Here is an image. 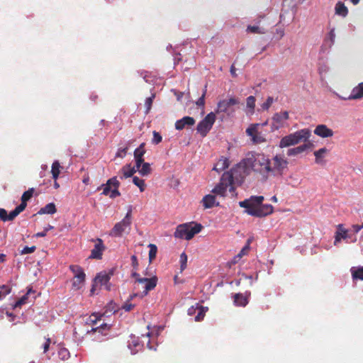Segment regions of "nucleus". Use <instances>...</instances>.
I'll return each instance as SVG.
<instances>
[{"label": "nucleus", "mask_w": 363, "mask_h": 363, "mask_svg": "<svg viewBox=\"0 0 363 363\" xmlns=\"http://www.w3.org/2000/svg\"><path fill=\"white\" fill-rule=\"evenodd\" d=\"M347 236L348 237L347 238V240H345L346 242H347V243H350V242L354 243V242H357V237H356V235L354 233L353 234L350 233L349 232V230H347Z\"/></svg>", "instance_id": "52"}, {"label": "nucleus", "mask_w": 363, "mask_h": 363, "mask_svg": "<svg viewBox=\"0 0 363 363\" xmlns=\"http://www.w3.org/2000/svg\"><path fill=\"white\" fill-rule=\"evenodd\" d=\"M50 344V339L48 338L46 342L43 344L44 352H46L48 350Z\"/></svg>", "instance_id": "61"}, {"label": "nucleus", "mask_w": 363, "mask_h": 363, "mask_svg": "<svg viewBox=\"0 0 363 363\" xmlns=\"http://www.w3.org/2000/svg\"><path fill=\"white\" fill-rule=\"evenodd\" d=\"M230 162L227 157H222L214 165L213 169L218 173L229 167Z\"/></svg>", "instance_id": "24"}, {"label": "nucleus", "mask_w": 363, "mask_h": 363, "mask_svg": "<svg viewBox=\"0 0 363 363\" xmlns=\"http://www.w3.org/2000/svg\"><path fill=\"white\" fill-rule=\"evenodd\" d=\"M145 153V143H142L138 147H137L134 151V158L135 161V166L137 169L140 167L141 164L144 162L143 156Z\"/></svg>", "instance_id": "17"}, {"label": "nucleus", "mask_w": 363, "mask_h": 363, "mask_svg": "<svg viewBox=\"0 0 363 363\" xmlns=\"http://www.w3.org/2000/svg\"><path fill=\"white\" fill-rule=\"evenodd\" d=\"M23 205H18L16 208L13 211H11L7 217V221L9 220H13L20 213H21L23 211Z\"/></svg>", "instance_id": "34"}, {"label": "nucleus", "mask_w": 363, "mask_h": 363, "mask_svg": "<svg viewBox=\"0 0 363 363\" xmlns=\"http://www.w3.org/2000/svg\"><path fill=\"white\" fill-rule=\"evenodd\" d=\"M33 191V188H31L23 194L21 196V203L20 205L23 206V209H25L27 206L26 202L32 197Z\"/></svg>", "instance_id": "30"}, {"label": "nucleus", "mask_w": 363, "mask_h": 363, "mask_svg": "<svg viewBox=\"0 0 363 363\" xmlns=\"http://www.w3.org/2000/svg\"><path fill=\"white\" fill-rule=\"evenodd\" d=\"M59 357L61 359L65 360L67 359L69 357V352L66 348H61L58 351Z\"/></svg>", "instance_id": "44"}, {"label": "nucleus", "mask_w": 363, "mask_h": 363, "mask_svg": "<svg viewBox=\"0 0 363 363\" xmlns=\"http://www.w3.org/2000/svg\"><path fill=\"white\" fill-rule=\"evenodd\" d=\"M8 213L4 208H0V219L4 222L7 221Z\"/></svg>", "instance_id": "56"}, {"label": "nucleus", "mask_w": 363, "mask_h": 363, "mask_svg": "<svg viewBox=\"0 0 363 363\" xmlns=\"http://www.w3.org/2000/svg\"><path fill=\"white\" fill-rule=\"evenodd\" d=\"M260 125L259 123L252 124L246 130V133L251 138L252 141L255 144H259L265 142V138L259 130Z\"/></svg>", "instance_id": "10"}, {"label": "nucleus", "mask_w": 363, "mask_h": 363, "mask_svg": "<svg viewBox=\"0 0 363 363\" xmlns=\"http://www.w3.org/2000/svg\"><path fill=\"white\" fill-rule=\"evenodd\" d=\"M216 121V115L213 112H211L197 125V132L204 137L211 129L213 123Z\"/></svg>", "instance_id": "5"}, {"label": "nucleus", "mask_w": 363, "mask_h": 363, "mask_svg": "<svg viewBox=\"0 0 363 363\" xmlns=\"http://www.w3.org/2000/svg\"><path fill=\"white\" fill-rule=\"evenodd\" d=\"M310 147L309 143H303L298 147L290 148L287 150V155L289 157L296 156L306 151Z\"/></svg>", "instance_id": "22"}, {"label": "nucleus", "mask_w": 363, "mask_h": 363, "mask_svg": "<svg viewBox=\"0 0 363 363\" xmlns=\"http://www.w3.org/2000/svg\"><path fill=\"white\" fill-rule=\"evenodd\" d=\"M289 118V112L286 111L279 113H275L272 118V131H275L280 128L287 126V121Z\"/></svg>", "instance_id": "6"}, {"label": "nucleus", "mask_w": 363, "mask_h": 363, "mask_svg": "<svg viewBox=\"0 0 363 363\" xmlns=\"http://www.w3.org/2000/svg\"><path fill=\"white\" fill-rule=\"evenodd\" d=\"M110 325L106 323H102L99 327L93 328L92 330L94 332L102 333V331L106 328H109Z\"/></svg>", "instance_id": "55"}, {"label": "nucleus", "mask_w": 363, "mask_h": 363, "mask_svg": "<svg viewBox=\"0 0 363 363\" xmlns=\"http://www.w3.org/2000/svg\"><path fill=\"white\" fill-rule=\"evenodd\" d=\"M31 292H34L32 289H28L27 293L23 295L21 298H20L13 305V308L21 307L22 305L25 304L27 302V299L28 298L29 294Z\"/></svg>", "instance_id": "36"}, {"label": "nucleus", "mask_w": 363, "mask_h": 363, "mask_svg": "<svg viewBox=\"0 0 363 363\" xmlns=\"http://www.w3.org/2000/svg\"><path fill=\"white\" fill-rule=\"evenodd\" d=\"M330 92L335 97L344 101L361 99L363 98V82L354 86L347 96H341L334 90H330Z\"/></svg>", "instance_id": "7"}, {"label": "nucleus", "mask_w": 363, "mask_h": 363, "mask_svg": "<svg viewBox=\"0 0 363 363\" xmlns=\"http://www.w3.org/2000/svg\"><path fill=\"white\" fill-rule=\"evenodd\" d=\"M148 247L150 248L149 251V259L150 262H152L156 257L157 247L154 244H149Z\"/></svg>", "instance_id": "40"}, {"label": "nucleus", "mask_w": 363, "mask_h": 363, "mask_svg": "<svg viewBox=\"0 0 363 363\" xmlns=\"http://www.w3.org/2000/svg\"><path fill=\"white\" fill-rule=\"evenodd\" d=\"M274 100L272 96H268L266 101H264L262 105L261 108L262 110L267 111L272 104L274 103Z\"/></svg>", "instance_id": "43"}, {"label": "nucleus", "mask_w": 363, "mask_h": 363, "mask_svg": "<svg viewBox=\"0 0 363 363\" xmlns=\"http://www.w3.org/2000/svg\"><path fill=\"white\" fill-rule=\"evenodd\" d=\"M247 32L252 33L264 34L266 30L263 28H260L258 26H248L247 28Z\"/></svg>", "instance_id": "38"}, {"label": "nucleus", "mask_w": 363, "mask_h": 363, "mask_svg": "<svg viewBox=\"0 0 363 363\" xmlns=\"http://www.w3.org/2000/svg\"><path fill=\"white\" fill-rule=\"evenodd\" d=\"M11 287L9 285H1L0 286V298L2 300L6 297V295L10 294L11 292Z\"/></svg>", "instance_id": "39"}, {"label": "nucleus", "mask_w": 363, "mask_h": 363, "mask_svg": "<svg viewBox=\"0 0 363 363\" xmlns=\"http://www.w3.org/2000/svg\"><path fill=\"white\" fill-rule=\"evenodd\" d=\"M335 14L342 17H346L348 14L347 6L341 1H338L335 6Z\"/></svg>", "instance_id": "26"}, {"label": "nucleus", "mask_w": 363, "mask_h": 363, "mask_svg": "<svg viewBox=\"0 0 363 363\" xmlns=\"http://www.w3.org/2000/svg\"><path fill=\"white\" fill-rule=\"evenodd\" d=\"M351 272L354 279L363 280V267H359L358 268L352 267L351 269Z\"/></svg>", "instance_id": "31"}, {"label": "nucleus", "mask_w": 363, "mask_h": 363, "mask_svg": "<svg viewBox=\"0 0 363 363\" xmlns=\"http://www.w3.org/2000/svg\"><path fill=\"white\" fill-rule=\"evenodd\" d=\"M155 95L153 94H152L151 96L150 97H147L146 99H145V108H146V113H147L151 109V107H152V101H153V99L155 98Z\"/></svg>", "instance_id": "45"}, {"label": "nucleus", "mask_w": 363, "mask_h": 363, "mask_svg": "<svg viewBox=\"0 0 363 363\" xmlns=\"http://www.w3.org/2000/svg\"><path fill=\"white\" fill-rule=\"evenodd\" d=\"M288 161L281 155H276L269 159L264 154H249L237 166L223 174L220 182L213 189L212 192L220 196H225L228 189L234 196L236 195L233 186L235 174L239 172L249 174L251 171L259 174L262 180L267 181L271 177H282L287 169Z\"/></svg>", "instance_id": "1"}, {"label": "nucleus", "mask_w": 363, "mask_h": 363, "mask_svg": "<svg viewBox=\"0 0 363 363\" xmlns=\"http://www.w3.org/2000/svg\"><path fill=\"white\" fill-rule=\"evenodd\" d=\"M353 233L355 235L361 230V227L358 224L352 225V226Z\"/></svg>", "instance_id": "60"}, {"label": "nucleus", "mask_w": 363, "mask_h": 363, "mask_svg": "<svg viewBox=\"0 0 363 363\" xmlns=\"http://www.w3.org/2000/svg\"><path fill=\"white\" fill-rule=\"evenodd\" d=\"M195 123L194 118L190 116H184L182 119L177 121L175 123V128L178 130L184 129L186 126H191Z\"/></svg>", "instance_id": "20"}, {"label": "nucleus", "mask_w": 363, "mask_h": 363, "mask_svg": "<svg viewBox=\"0 0 363 363\" xmlns=\"http://www.w3.org/2000/svg\"><path fill=\"white\" fill-rule=\"evenodd\" d=\"M162 138L158 132L153 131V138L152 140V143L159 144L162 141Z\"/></svg>", "instance_id": "50"}, {"label": "nucleus", "mask_w": 363, "mask_h": 363, "mask_svg": "<svg viewBox=\"0 0 363 363\" xmlns=\"http://www.w3.org/2000/svg\"><path fill=\"white\" fill-rule=\"evenodd\" d=\"M187 255L185 252H182L180 255V269L181 272L184 270L187 266Z\"/></svg>", "instance_id": "42"}, {"label": "nucleus", "mask_w": 363, "mask_h": 363, "mask_svg": "<svg viewBox=\"0 0 363 363\" xmlns=\"http://www.w3.org/2000/svg\"><path fill=\"white\" fill-rule=\"evenodd\" d=\"M137 172L136 166L131 167L130 164H125L119 172L121 179H126L132 177Z\"/></svg>", "instance_id": "19"}, {"label": "nucleus", "mask_w": 363, "mask_h": 363, "mask_svg": "<svg viewBox=\"0 0 363 363\" xmlns=\"http://www.w3.org/2000/svg\"><path fill=\"white\" fill-rule=\"evenodd\" d=\"M239 206L240 207L246 208L245 212L248 214L249 209H250V203H249V199H245L244 201L239 202Z\"/></svg>", "instance_id": "54"}, {"label": "nucleus", "mask_w": 363, "mask_h": 363, "mask_svg": "<svg viewBox=\"0 0 363 363\" xmlns=\"http://www.w3.org/2000/svg\"><path fill=\"white\" fill-rule=\"evenodd\" d=\"M111 186H108L107 184H102L101 186L98 187L97 189L99 190V189H103L102 194L105 195V196H109V194L111 191Z\"/></svg>", "instance_id": "49"}, {"label": "nucleus", "mask_w": 363, "mask_h": 363, "mask_svg": "<svg viewBox=\"0 0 363 363\" xmlns=\"http://www.w3.org/2000/svg\"><path fill=\"white\" fill-rule=\"evenodd\" d=\"M255 97L253 96H250L246 99V106L247 108L249 109L248 112L251 114L254 113L255 107Z\"/></svg>", "instance_id": "33"}, {"label": "nucleus", "mask_w": 363, "mask_h": 363, "mask_svg": "<svg viewBox=\"0 0 363 363\" xmlns=\"http://www.w3.org/2000/svg\"><path fill=\"white\" fill-rule=\"evenodd\" d=\"M313 132L315 135L323 138L332 137L334 134L332 129L323 124L317 125Z\"/></svg>", "instance_id": "18"}, {"label": "nucleus", "mask_w": 363, "mask_h": 363, "mask_svg": "<svg viewBox=\"0 0 363 363\" xmlns=\"http://www.w3.org/2000/svg\"><path fill=\"white\" fill-rule=\"evenodd\" d=\"M206 85L205 86V89L203 91V94L201 95V96H200L199 98V99L197 100L196 101V105L198 106H201V107H203L204 106V104H205V96H206Z\"/></svg>", "instance_id": "47"}, {"label": "nucleus", "mask_w": 363, "mask_h": 363, "mask_svg": "<svg viewBox=\"0 0 363 363\" xmlns=\"http://www.w3.org/2000/svg\"><path fill=\"white\" fill-rule=\"evenodd\" d=\"M35 250V246L32 247H25L23 248V250L21 251V255H26V254H30L33 252Z\"/></svg>", "instance_id": "53"}, {"label": "nucleus", "mask_w": 363, "mask_h": 363, "mask_svg": "<svg viewBox=\"0 0 363 363\" xmlns=\"http://www.w3.org/2000/svg\"><path fill=\"white\" fill-rule=\"evenodd\" d=\"M311 137V131L307 128L301 129L283 137L279 143L280 148L296 145L301 143H306Z\"/></svg>", "instance_id": "2"}, {"label": "nucleus", "mask_w": 363, "mask_h": 363, "mask_svg": "<svg viewBox=\"0 0 363 363\" xmlns=\"http://www.w3.org/2000/svg\"><path fill=\"white\" fill-rule=\"evenodd\" d=\"M134 307L135 304L130 303V300H128L123 304L121 308L123 309L125 311L128 312L130 311L133 308H134Z\"/></svg>", "instance_id": "51"}, {"label": "nucleus", "mask_w": 363, "mask_h": 363, "mask_svg": "<svg viewBox=\"0 0 363 363\" xmlns=\"http://www.w3.org/2000/svg\"><path fill=\"white\" fill-rule=\"evenodd\" d=\"M6 315L7 317L10 318V321L14 320V319L16 318L15 315H13V313H10L9 311L6 312Z\"/></svg>", "instance_id": "62"}, {"label": "nucleus", "mask_w": 363, "mask_h": 363, "mask_svg": "<svg viewBox=\"0 0 363 363\" xmlns=\"http://www.w3.org/2000/svg\"><path fill=\"white\" fill-rule=\"evenodd\" d=\"M132 277L135 278V281L142 285L144 289L143 293L146 295L149 291L153 289L156 285L157 279L156 277L152 278H140L139 274L137 272H133Z\"/></svg>", "instance_id": "9"}, {"label": "nucleus", "mask_w": 363, "mask_h": 363, "mask_svg": "<svg viewBox=\"0 0 363 363\" xmlns=\"http://www.w3.org/2000/svg\"><path fill=\"white\" fill-rule=\"evenodd\" d=\"M94 248L91 251L89 258L100 259L102 257L103 252L105 250L103 240L101 238H96Z\"/></svg>", "instance_id": "15"}, {"label": "nucleus", "mask_w": 363, "mask_h": 363, "mask_svg": "<svg viewBox=\"0 0 363 363\" xmlns=\"http://www.w3.org/2000/svg\"><path fill=\"white\" fill-rule=\"evenodd\" d=\"M69 269L74 274L73 288L79 289L85 280V273L83 269L79 265H70Z\"/></svg>", "instance_id": "8"}, {"label": "nucleus", "mask_w": 363, "mask_h": 363, "mask_svg": "<svg viewBox=\"0 0 363 363\" xmlns=\"http://www.w3.org/2000/svg\"><path fill=\"white\" fill-rule=\"evenodd\" d=\"M132 224V207L129 206L128 211L125 217L116 223L110 230L108 235L113 238H121L128 235L131 230Z\"/></svg>", "instance_id": "3"}, {"label": "nucleus", "mask_w": 363, "mask_h": 363, "mask_svg": "<svg viewBox=\"0 0 363 363\" xmlns=\"http://www.w3.org/2000/svg\"><path fill=\"white\" fill-rule=\"evenodd\" d=\"M207 311V307H203L200 306L199 303H196L195 306H192L188 309V315L191 316L196 315L195 320L200 321L203 318Z\"/></svg>", "instance_id": "14"}, {"label": "nucleus", "mask_w": 363, "mask_h": 363, "mask_svg": "<svg viewBox=\"0 0 363 363\" xmlns=\"http://www.w3.org/2000/svg\"><path fill=\"white\" fill-rule=\"evenodd\" d=\"M143 347V345L139 342L138 339L133 338L131 342L128 344V348L130 350L132 354H135Z\"/></svg>", "instance_id": "27"}, {"label": "nucleus", "mask_w": 363, "mask_h": 363, "mask_svg": "<svg viewBox=\"0 0 363 363\" xmlns=\"http://www.w3.org/2000/svg\"><path fill=\"white\" fill-rule=\"evenodd\" d=\"M336 228H337V230H336L335 233H342V232H346L348 230L347 229H346L344 227L343 224H338L337 225Z\"/></svg>", "instance_id": "58"}, {"label": "nucleus", "mask_w": 363, "mask_h": 363, "mask_svg": "<svg viewBox=\"0 0 363 363\" xmlns=\"http://www.w3.org/2000/svg\"><path fill=\"white\" fill-rule=\"evenodd\" d=\"M128 149V145L125 146V147L119 148L116 154V157L123 158L126 155Z\"/></svg>", "instance_id": "48"}, {"label": "nucleus", "mask_w": 363, "mask_h": 363, "mask_svg": "<svg viewBox=\"0 0 363 363\" xmlns=\"http://www.w3.org/2000/svg\"><path fill=\"white\" fill-rule=\"evenodd\" d=\"M250 296V292H246L245 294L238 293L235 294L234 297V303L237 306L244 307L248 303V297Z\"/></svg>", "instance_id": "21"}, {"label": "nucleus", "mask_w": 363, "mask_h": 363, "mask_svg": "<svg viewBox=\"0 0 363 363\" xmlns=\"http://www.w3.org/2000/svg\"><path fill=\"white\" fill-rule=\"evenodd\" d=\"M335 28H332V29H330V30L325 39V42L326 43L330 42L329 46L331 47L335 43Z\"/></svg>", "instance_id": "41"}, {"label": "nucleus", "mask_w": 363, "mask_h": 363, "mask_svg": "<svg viewBox=\"0 0 363 363\" xmlns=\"http://www.w3.org/2000/svg\"><path fill=\"white\" fill-rule=\"evenodd\" d=\"M106 184H108V186H111V187L113 186L114 188H118L120 185V182L118 181L116 177H113L112 178L109 179L106 182Z\"/></svg>", "instance_id": "46"}, {"label": "nucleus", "mask_w": 363, "mask_h": 363, "mask_svg": "<svg viewBox=\"0 0 363 363\" xmlns=\"http://www.w3.org/2000/svg\"><path fill=\"white\" fill-rule=\"evenodd\" d=\"M329 70V67L327 65H323L319 67V72L322 75L323 73H327Z\"/></svg>", "instance_id": "59"}, {"label": "nucleus", "mask_w": 363, "mask_h": 363, "mask_svg": "<svg viewBox=\"0 0 363 363\" xmlns=\"http://www.w3.org/2000/svg\"><path fill=\"white\" fill-rule=\"evenodd\" d=\"M60 162L57 160L54 161V162L52 164L51 173L52 175V178L55 180H56L59 177V174L60 173Z\"/></svg>", "instance_id": "32"}, {"label": "nucleus", "mask_w": 363, "mask_h": 363, "mask_svg": "<svg viewBox=\"0 0 363 363\" xmlns=\"http://www.w3.org/2000/svg\"><path fill=\"white\" fill-rule=\"evenodd\" d=\"M133 182L135 186H137L139 188L140 192L145 191V184L144 179H140L139 177L135 176L133 177Z\"/></svg>", "instance_id": "37"}, {"label": "nucleus", "mask_w": 363, "mask_h": 363, "mask_svg": "<svg viewBox=\"0 0 363 363\" xmlns=\"http://www.w3.org/2000/svg\"><path fill=\"white\" fill-rule=\"evenodd\" d=\"M202 228V225L194 222L186 223L179 225L174 233L177 238L191 240L196 234L199 233Z\"/></svg>", "instance_id": "4"}, {"label": "nucleus", "mask_w": 363, "mask_h": 363, "mask_svg": "<svg viewBox=\"0 0 363 363\" xmlns=\"http://www.w3.org/2000/svg\"><path fill=\"white\" fill-rule=\"evenodd\" d=\"M57 211L55 205L54 203H49L47 205H45L44 207L41 208L39 211L38 212V214L42 215V214H54Z\"/></svg>", "instance_id": "28"}, {"label": "nucleus", "mask_w": 363, "mask_h": 363, "mask_svg": "<svg viewBox=\"0 0 363 363\" xmlns=\"http://www.w3.org/2000/svg\"><path fill=\"white\" fill-rule=\"evenodd\" d=\"M111 276H113L112 271L109 272H101L97 274L94 279V282L96 284H100L101 286H104L107 291H110L111 289V284L109 283V281Z\"/></svg>", "instance_id": "12"}, {"label": "nucleus", "mask_w": 363, "mask_h": 363, "mask_svg": "<svg viewBox=\"0 0 363 363\" xmlns=\"http://www.w3.org/2000/svg\"><path fill=\"white\" fill-rule=\"evenodd\" d=\"M250 209H256L264 201L262 196H252L249 199Z\"/></svg>", "instance_id": "25"}, {"label": "nucleus", "mask_w": 363, "mask_h": 363, "mask_svg": "<svg viewBox=\"0 0 363 363\" xmlns=\"http://www.w3.org/2000/svg\"><path fill=\"white\" fill-rule=\"evenodd\" d=\"M240 99L236 97H230L228 99H223L218 101L217 106V113H228L231 106L240 104Z\"/></svg>", "instance_id": "11"}, {"label": "nucleus", "mask_w": 363, "mask_h": 363, "mask_svg": "<svg viewBox=\"0 0 363 363\" xmlns=\"http://www.w3.org/2000/svg\"><path fill=\"white\" fill-rule=\"evenodd\" d=\"M137 172L143 177H146L151 173L152 169L150 167V164L148 162H144L141 164L139 169H137Z\"/></svg>", "instance_id": "29"}, {"label": "nucleus", "mask_w": 363, "mask_h": 363, "mask_svg": "<svg viewBox=\"0 0 363 363\" xmlns=\"http://www.w3.org/2000/svg\"><path fill=\"white\" fill-rule=\"evenodd\" d=\"M201 202L205 208H211L219 205V202L216 201V196L211 194L206 195Z\"/></svg>", "instance_id": "23"}, {"label": "nucleus", "mask_w": 363, "mask_h": 363, "mask_svg": "<svg viewBox=\"0 0 363 363\" xmlns=\"http://www.w3.org/2000/svg\"><path fill=\"white\" fill-rule=\"evenodd\" d=\"M329 153V150L326 147H322L314 152L315 162L319 165H325L327 160L325 157Z\"/></svg>", "instance_id": "16"}, {"label": "nucleus", "mask_w": 363, "mask_h": 363, "mask_svg": "<svg viewBox=\"0 0 363 363\" xmlns=\"http://www.w3.org/2000/svg\"><path fill=\"white\" fill-rule=\"evenodd\" d=\"M97 319H98V317L96 314H92L91 316H90V321L93 323H96V321H97Z\"/></svg>", "instance_id": "63"}, {"label": "nucleus", "mask_w": 363, "mask_h": 363, "mask_svg": "<svg viewBox=\"0 0 363 363\" xmlns=\"http://www.w3.org/2000/svg\"><path fill=\"white\" fill-rule=\"evenodd\" d=\"M347 231L342 233H335L334 245L338 246L339 243L342 241V240H347Z\"/></svg>", "instance_id": "35"}, {"label": "nucleus", "mask_w": 363, "mask_h": 363, "mask_svg": "<svg viewBox=\"0 0 363 363\" xmlns=\"http://www.w3.org/2000/svg\"><path fill=\"white\" fill-rule=\"evenodd\" d=\"M46 235H47V233L45 230H43V232L37 233L35 235V237H36V238L45 237V236H46Z\"/></svg>", "instance_id": "64"}, {"label": "nucleus", "mask_w": 363, "mask_h": 363, "mask_svg": "<svg viewBox=\"0 0 363 363\" xmlns=\"http://www.w3.org/2000/svg\"><path fill=\"white\" fill-rule=\"evenodd\" d=\"M121 195L120 192L118 190V188H114L111 190L109 197L111 199H115Z\"/></svg>", "instance_id": "57"}, {"label": "nucleus", "mask_w": 363, "mask_h": 363, "mask_svg": "<svg viewBox=\"0 0 363 363\" xmlns=\"http://www.w3.org/2000/svg\"><path fill=\"white\" fill-rule=\"evenodd\" d=\"M273 212V206L271 204H261L256 209L249 210L248 214L255 217H264Z\"/></svg>", "instance_id": "13"}]
</instances>
